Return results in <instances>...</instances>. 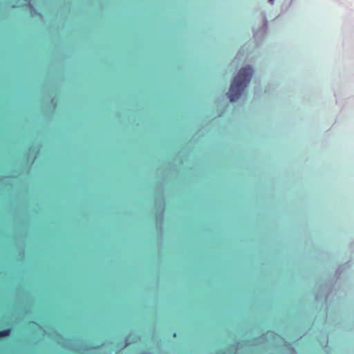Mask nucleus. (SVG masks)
<instances>
[{
  "instance_id": "1",
  "label": "nucleus",
  "mask_w": 354,
  "mask_h": 354,
  "mask_svg": "<svg viewBox=\"0 0 354 354\" xmlns=\"http://www.w3.org/2000/svg\"><path fill=\"white\" fill-rule=\"evenodd\" d=\"M253 73L250 66L242 68L234 78L229 91L230 102H236L250 82Z\"/></svg>"
},
{
  "instance_id": "2",
  "label": "nucleus",
  "mask_w": 354,
  "mask_h": 354,
  "mask_svg": "<svg viewBox=\"0 0 354 354\" xmlns=\"http://www.w3.org/2000/svg\"><path fill=\"white\" fill-rule=\"evenodd\" d=\"M10 334V329H6L3 330H0V338L1 337H5L9 336Z\"/></svg>"
},
{
  "instance_id": "3",
  "label": "nucleus",
  "mask_w": 354,
  "mask_h": 354,
  "mask_svg": "<svg viewBox=\"0 0 354 354\" xmlns=\"http://www.w3.org/2000/svg\"><path fill=\"white\" fill-rule=\"evenodd\" d=\"M269 1L272 4L274 2V0H269Z\"/></svg>"
}]
</instances>
